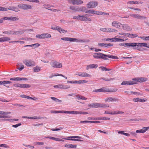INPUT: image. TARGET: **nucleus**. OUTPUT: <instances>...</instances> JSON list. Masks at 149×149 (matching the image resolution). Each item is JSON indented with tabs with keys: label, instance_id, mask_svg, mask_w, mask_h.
I'll use <instances>...</instances> for the list:
<instances>
[{
	"label": "nucleus",
	"instance_id": "3c124183",
	"mask_svg": "<svg viewBox=\"0 0 149 149\" xmlns=\"http://www.w3.org/2000/svg\"><path fill=\"white\" fill-rule=\"evenodd\" d=\"M65 113L69 114H75V111H65Z\"/></svg>",
	"mask_w": 149,
	"mask_h": 149
},
{
	"label": "nucleus",
	"instance_id": "ea45409f",
	"mask_svg": "<svg viewBox=\"0 0 149 149\" xmlns=\"http://www.w3.org/2000/svg\"><path fill=\"white\" fill-rule=\"evenodd\" d=\"M76 97L79 100L80 99L82 100H86L87 99V98H86L84 96L81 95H77L76 96Z\"/></svg>",
	"mask_w": 149,
	"mask_h": 149
},
{
	"label": "nucleus",
	"instance_id": "6e6d98bb",
	"mask_svg": "<svg viewBox=\"0 0 149 149\" xmlns=\"http://www.w3.org/2000/svg\"><path fill=\"white\" fill-rule=\"evenodd\" d=\"M63 139H67L68 140H70L71 141H80L81 140H79L77 139H65L63 138Z\"/></svg>",
	"mask_w": 149,
	"mask_h": 149
},
{
	"label": "nucleus",
	"instance_id": "7c9ffc66",
	"mask_svg": "<svg viewBox=\"0 0 149 149\" xmlns=\"http://www.w3.org/2000/svg\"><path fill=\"white\" fill-rule=\"evenodd\" d=\"M70 9L75 12H78V7H76L74 6H71L70 7Z\"/></svg>",
	"mask_w": 149,
	"mask_h": 149
},
{
	"label": "nucleus",
	"instance_id": "052dcab7",
	"mask_svg": "<svg viewBox=\"0 0 149 149\" xmlns=\"http://www.w3.org/2000/svg\"><path fill=\"white\" fill-rule=\"evenodd\" d=\"M41 118L40 117H37V116H33V117H29V119H40Z\"/></svg>",
	"mask_w": 149,
	"mask_h": 149
},
{
	"label": "nucleus",
	"instance_id": "1a4fd4ad",
	"mask_svg": "<svg viewBox=\"0 0 149 149\" xmlns=\"http://www.w3.org/2000/svg\"><path fill=\"white\" fill-rule=\"evenodd\" d=\"M69 3L73 5H79L82 3L83 2L81 0H68Z\"/></svg>",
	"mask_w": 149,
	"mask_h": 149
},
{
	"label": "nucleus",
	"instance_id": "473e14b6",
	"mask_svg": "<svg viewBox=\"0 0 149 149\" xmlns=\"http://www.w3.org/2000/svg\"><path fill=\"white\" fill-rule=\"evenodd\" d=\"M88 114V113L87 112L84 111H75V114H80L86 115Z\"/></svg>",
	"mask_w": 149,
	"mask_h": 149
},
{
	"label": "nucleus",
	"instance_id": "4be33fe9",
	"mask_svg": "<svg viewBox=\"0 0 149 149\" xmlns=\"http://www.w3.org/2000/svg\"><path fill=\"white\" fill-rule=\"evenodd\" d=\"M146 131H147V128L143 127L142 129L136 130V133H143L145 132Z\"/></svg>",
	"mask_w": 149,
	"mask_h": 149
},
{
	"label": "nucleus",
	"instance_id": "423d86ee",
	"mask_svg": "<svg viewBox=\"0 0 149 149\" xmlns=\"http://www.w3.org/2000/svg\"><path fill=\"white\" fill-rule=\"evenodd\" d=\"M51 36L49 34L47 33L42 34H38L36 36V37L40 39H44L45 38H49L51 37Z\"/></svg>",
	"mask_w": 149,
	"mask_h": 149
},
{
	"label": "nucleus",
	"instance_id": "f8f14e48",
	"mask_svg": "<svg viewBox=\"0 0 149 149\" xmlns=\"http://www.w3.org/2000/svg\"><path fill=\"white\" fill-rule=\"evenodd\" d=\"M76 75L81 77H91V75L88 74L86 72H79Z\"/></svg>",
	"mask_w": 149,
	"mask_h": 149
},
{
	"label": "nucleus",
	"instance_id": "13d9d810",
	"mask_svg": "<svg viewBox=\"0 0 149 149\" xmlns=\"http://www.w3.org/2000/svg\"><path fill=\"white\" fill-rule=\"evenodd\" d=\"M54 87L55 88H60V89H62V84H60L58 85H54Z\"/></svg>",
	"mask_w": 149,
	"mask_h": 149
},
{
	"label": "nucleus",
	"instance_id": "f257e3e1",
	"mask_svg": "<svg viewBox=\"0 0 149 149\" xmlns=\"http://www.w3.org/2000/svg\"><path fill=\"white\" fill-rule=\"evenodd\" d=\"M93 57L96 59H102L104 60L108 59L107 57L113 59H117L118 58L116 56H113L112 55H106L100 52L94 53Z\"/></svg>",
	"mask_w": 149,
	"mask_h": 149
},
{
	"label": "nucleus",
	"instance_id": "393cba45",
	"mask_svg": "<svg viewBox=\"0 0 149 149\" xmlns=\"http://www.w3.org/2000/svg\"><path fill=\"white\" fill-rule=\"evenodd\" d=\"M107 32H109V33H111V32H114V33H116L118 31L115 29L109 28H107Z\"/></svg>",
	"mask_w": 149,
	"mask_h": 149
},
{
	"label": "nucleus",
	"instance_id": "e433bc0d",
	"mask_svg": "<svg viewBox=\"0 0 149 149\" xmlns=\"http://www.w3.org/2000/svg\"><path fill=\"white\" fill-rule=\"evenodd\" d=\"M51 98L53 100L55 101L56 102H59L61 103L62 101L61 100H59L57 98H56L55 97H51Z\"/></svg>",
	"mask_w": 149,
	"mask_h": 149
},
{
	"label": "nucleus",
	"instance_id": "20e7f679",
	"mask_svg": "<svg viewBox=\"0 0 149 149\" xmlns=\"http://www.w3.org/2000/svg\"><path fill=\"white\" fill-rule=\"evenodd\" d=\"M23 63L28 67H32L35 66L36 63L33 61L29 59H24L23 61Z\"/></svg>",
	"mask_w": 149,
	"mask_h": 149
},
{
	"label": "nucleus",
	"instance_id": "49530a36",
	"mask_svg": "<svg viewBox=\"0 0 149 149\" xmlns=\"http://www.w3.org/2000/svg\"><path fill=\"white\" fill-rule=\"evenodd\" d=\"M10 112H5L0 111V115H7L9 114H10Z\"/></svg>",
	"mask_w": 149,
	"mask_h": 149
},
{
	"label": "nucleus",
	"instance_id": "09e8293b",
	"mask_svg": "<svg viewBox=\"0 0 149 149\" xmlns=\"http://www.w3.org/2000/svg\"><path fill=\"white\" fill-rule=\"evenodd\" d=\"M139 2L138 1H130L127 2V3H129L130 4H138L139 3Z\"/></svg>",
	"mask_w": 149,
	"mask_h": 149
},
{
	"label": "nucleus",
	"instance_id": "603ef678",
	"mask_svg": "<svg viewBox=\"0 0 149 149\" xmlns=\"http://www.w3.org/2000/svg\"><path fill=\"white\" fill-rule=\"evenodd\" d=\"M54 76H62V77H64L65 79H67V77H66L64 75L61 74H58V73L54 74Z\"/></svg>",
	"mask_w": 149,
	"mask_h": 149
},
{
	"label": "nucleus",
	"instance_id": "5fc2aeb1",
	"mask_svg": "<svg viewBox=\"0 0 149 149\" xmlns=\"http://www.w3.org/2000/svg\"><path fill=\"white\" fill-rule=\"evenodd\" d=\"M52 139H53V140L56 141H64L63 139H59V138H55V137H53V138H52Z\"/></svg>",
	"mask_w": 149,
	"mask_h": 149
},
{
	"label": "nucleus",
	"instance_id": "72a5a7b5",
	"mask_svg": "<svg viewBox=\"0 0 149 149\" xmlns=\"http://www.w3.org/2000/svg\"><path fill=\"white\" fill-rule=\"evenodd\" d=\"M87 15V14H86L85 15V16H84V17H83V18L82 19L83 20V21L85 22H86L87 21H91L92 20L90 18L88 17H85V16H86Z\"/></svg>",
	"mask_w": 149,
	"mask_h": 149
},
{
	"label": "nucleus",
	"instance_id": "f3484780",
	"mask_svg": "<svg viewBox=\"0 0 149 149\" xmlns=\"http://www.w3.org/2000/svg\"><path fill=\"white\" fill-rule=\"evenodd\" d=\"M62 40L65 41H69L70 42H74L77 40L76 38L69 37H64L61 38Z\"/></svg>",
	"mask_w": 149,
	"mask_h": 149
},
{
	"label": "nucleus",
	"instance_id": "de8ad7c7",
	"mask_svg": "<svg viewBox=\"0 0 149 149\" xmlns=\"http://www.w3.org/2000/svg\"><path fill=\"white\" fill-rule=\"evenodd\" d=\"M19 19L16 17H10V21H15L18 20Z\"/></svg>",
	"mask_w": 149,
	"mask_h": 149
},
{
	"label": "nucleus",
	"instance_id": "69168bd1",
	"mask_svg": "<svg viewBox=\"0 0 149 149\" xmlns=\"http://www.w3.org/2000/svg\"><path fill=\"white\" fill-rule=\"evenodd\" d=\"M104 113L108 114L113 115V111H111V112H110L108 111H105Z\"/></svg>",
	"mask_w": 149,
	"mask_h": 149
},
{
	"label": "nucleus",
	"instance_id": "4c0bfd02",
	"mask_svg": "<svg viewBox=\"0 0 149 149\" xmlns=\"http://www.w3.org/2000/svg\"><path fill=\"white\" fill-rule=\"evenodd\" d=\"M20 78L19 77H13L10 78V80L11 81H20Z\"/></svg>",
	"mask_w": 149,
	"mask_h": 149
},
{
	"label": "nucleus",
	"instance_id": "a19ab883",
	"mask_svg": "<svg viewBox=\"0 0 149 149\" xmlns=\"http://www.w3.org/2000/svg\"><path fill=\"white\" fill-rule=\"evenodd\" d=\"M85 13L94 14V10L93 9L89 10L86 11Z\"/></svg>",
	"mask_w": 149,
	"mask_h": 149
},
{
	"label": "nucleus",
	"instance_id": "c85d7f7f",
	"mask_svg": "<svg viewBox=\"0 0 149 149\" xmlns=\"http://www.w3.org/2000/svg\"><path fill=\"white\" fill-rule=\"evenodd\" d=\"M124 113V112L119 111H113V115H118L119 114H122Z\"/></svg>",
	"mask_w": 149,
	"mask_h": 149
},
{
	"label": "nucleus",
	"instance_id": "39448f33",
	"mask_svg": "<svg viewBox=\"0 0 149 149\" xmlns=\"http://www.w3.org/2000/svg\"><path fill=\"white\" fill-rule=\"evenodd\" d=\"M98 5V3L96 1H90L86 5L87 7L89 8H95Z\"/></svg>",
	"mask_w": 149,
	"mask_h": 149
},
{
	"label": "nucleus",
	"instance_id": "c756f323",
	"mask_svg": "<svg viewBox=\"0 0 149 149\" xmlns=\"http://www.w3.org/2000/svg\"><path fill=\"white\" fill-rule=\"evenodd\" d=\"M100 122L99 121H91L88 120H85L81 121L80 122L81 123H100Z\"/></svg>",
	"mask_w": 149,
	"mask_h": 149
},
{
	"label": "nucleus",
	"instance_id": "e2e57ef3",
	"mask_svg": "<svg viewBox=\"0 0 149 149\" xmlns=\"http://www.w3.org/2000/svg\"><path fill=\"white\" fill-rule=\"evenodd\" d=\"M104 47H108L109 46H111L113 45H111L110 43H104Z\"/></svg>",
	"mask_w": 149,
	"mask_h": 149
},
{
	"label": "nucleus",
	"instance_id": "dca6fc26",
	"mask_svg": "<svg viewBox=\"0 0 149 149\" xmlns=\"http://www.w3.org/2000/svg\"><path fill=\"white\" fill-rule=\"evenodd\" d=\"M130 16L132 17H133L135 18L139 19H145L146 18V17H143L142 16H141L140 15L138 14H133L130 15Z\"/></svg>",
	"mask_w": 149,
	"mask_h": 149
},
{
	"label": "nucleus",
	"instance_id": "7ed1b4c3",
	"mask_svg": "<svg viewBox=\"0 0 149 149\" xmlns=\"http://www.w3.org/2000/svg\"><path fill=\"white\" fill-rule=\"evenodd\" d=\"M50 64L53 68H60L62 67V63L55 61H52Z\"/></svg>",
	"mask_w": 149,
	"mask_h": 149
},
{
	"label": "nucleus",
	"instance_id": "bf43d9fd",
	"mask_svg": "<svg viewBox=\"0 0 149 149\" xmlns=\"http://www.w3.org/2000/svg\"><path fill=\"white\" fill-rule=\"evenodd\" d=\"M8 9L7 8H4V7L0 6V11H7Z\"/></svg>",
	"mask_w": 149,
	"mask_h": 149
},
{
	"label": "nucleus",
	"instance_id": "58836bf2",
	"mask_svg": "<svg viewBox=\"0 0 149 149\" xmlns=\"http://www.w3.org/2000/svg\"><path fill=\"white\" fill-rule=\"evenodd\" d=\"M99 68H100L102 71H110L111 70V69L107 68L106 67L102 66H101Z\"/></svg>",
	"mask_w": 149,
	"mask_h": 149
},
{
	"label": "nucleus",
	"instance_id": "412c9836",
	"mask_svg": "<svg viewBox=\"0 0 149 149\" xmlns=\"http://www.w3.org/2000/svg\"><path fill=\"white\" fill-rule=\"evenodd\" d=\"M84 16L83 15H78L77 16H74L73 17V19L83 21V20L82 19L83 18V17H84Z\"/></svg>",
	"mask_w": 149,
	"mask_h": 149
},
{
	"label": "nucleus",
	"instance_id": "37998d69",
	"mask_svg": "<svg viewBox=\"0 0 149 149\" xmlns=\"http://www.w3.org/2000/svg\"><path fill=\"white\" fill-rule=\"evenodd\" d=\"M13 31H5L3 32V33L5 34L9 35L12 34L13 35Z\"/></svg>",
	"mask_w": 149,
	"mask_h": 149
},
{
	"label": "nucleus",
	"instance_id": "864d4df0",
	"mask_svg": "<svg viewBox=\"0 0 149 149\" xmlns=\"http://www.w3.org/2000/svg\"><path fill=\"white\" fill-rule=\"evenodd\" d=\"M94 14H96L97 15H102V12L94 10Z\"/></svg>",
	"mask_w": 149,
	"mask_h": 149
},
{
	"label": "nucleus",
	"instance_id": "f03ea898",
	"mask_svg": "<svg viewBox=\"0 0 149 149\" xmlns=\"http://www.w3.org/2000/svg\"><path fill=\"white\" fill-rule=\"evenodd\" d=\"M88 106L92 108H105L108 107L109 106L105 104L93 103L88 105Z\"/></svg>",
	"mask_w": 149,
	"mask_h": 149
},
{
	"label": "nucleus",
	"instance_id": "9b49d317",
	"mask_svg": "<svg viewBox=\"0 0 149 149\" xmlns=\"http://www.w3.org/2000/svg\"><path fill=\"white\" fill-rule=\"evenodd\" d=\"M93 92H110L111 91H110V90L107 88H101L95 89L93 90Z\"/></svg>",
	"mask_w": 149,
	"mask_h": 149
},
{
	"label": "nucleus",
	"instance_id": "680f3d73",
	"mask_svg": "<svg viewBox=\"0 0 149 149\" xmlns=\"http://www.w3.org/2000/svg\"><path fill=\"white\" fill-rule=\"evenodd\" d=\"M32 47H34V48H36L40 46V44L38 43L31 45Z\"/></svg>",
	"mask_w": 149,
	"mask_h": 149
},
{
	"label": "nucleus",
	"instance_id": "79ce46f5",
	"mask_svg": "<svg viewBox=\"0 0 149 149\" xmlns=\"http://www.w3.org/2000/svg\"><path fill=\"white\" fill-rule=\"evenodd\" d=\"M1 84H6L11 83L12 82L8 81H0Z\"/></svg>",
	"mask_w": 149,
	"mask_h": 149
},
{
	"label": "nucleus",
	"instance_id": "a211bd4d",
	"mask_svg": "<svg viewBox=\"0 0 149 149\" xmlns=\"http://www.w3.org/2000/svg\"><path fill=\"white\" fill-rule=\"evenodd\" d=\"M123 29L124 30L127 31H131L132 30V28L128 25L127 24H122Z\"/></svg>",
	"mask_w": 149,
	"mask_h": 149
},
{
	"label": "nucleus",
	"instance_id": "0eeeda50",
	"mask_svg": "<svg viewBox=\"0 0 149 149\" xmlns=\"http://www.w3.org/2000/svg\"><path fill=\"white\" fill-rule=\"evenodd\" d=\"M18 7L20 9L23 10H28L31 9L32 8L31 6L29 5L21 4H19Z\"/></svg>",
	"mask_w": 149,
	"mask_h": 149
},
{
	"label": "nucleus",
	"instance_id": "c03bdc74",
	"mask_svg": "<svg viewBox=\"0 0 149 149\" xmlns=\"http://www.w3.org/2000/svg\"><path fill=\"white\" fill-rule=\"evenodd\" d=\"M3 42L10 40V39L8 37H2Z\"/></svg>",
	"mask_w": 149,
	"mask_h": 149
},
{
	"label": "nucleus",
	"instance_id": "6ab92c4d",
	"mask_svg": "<svg viewBox=\"0 0 149 149\" xmlns=\"http://www.w3.org/2000/svg\"><path fill=\"white\" fill-rule=\"evenodd\" d=\"M30 85L28 84H20L19 87L21 88H28L31 87Z\"/></svg>",
	"mask_w": 149,
	"mask_h": 149
},
{
	"label": "nucleus",
	"instance_id": "5701e85b",
	"mask_svg": "<svg viewBox=\"0 0 149 149\" xmlns=\"http://www.w3.org/2000/svg\"><path fill=\"white\" fill-rule=\"evenodd\" d=\"M56 30L58 31L61 33H65L67 32L66 30H65L58 26H56Z\"/></svg>",
	"mask_w": 149,
	"mask_h": 149
},
{
	"label": "nucleus",
	"instance_id": "774afa93",
	"mask_svg": "<svg viewBox=\"0 0 149 149\" xmlns=\"http://www.w3.org/2000/svg\"><path fill=\"white\" fill-rule=\"evenodd\" d=\"M24 146H25L26 147H29V148L33 149L34 148V147L33 146H32L30 145H24Z\"/></svg>",
	"mask_w": 149,
	"mask_h": 149
},
{
	"label": "nucleus",
	"instance_id": "8fccbe9b",
	"mask_svg": "<svg viewBox=\"0 0 149 149\" xmlns=\"http://www.w3.org/2000/svg\"><path fill=\"white\" fill-rule=\"evenodd\" d=\"M97 119L99 120H110V118L105 117H101L98 118Z\"/></svg>",
	"mask_w": 149,
	"mask_h": 149
},
{
	"label": "nucleus",
	"instance_id": "2f4dec72",
	"mask_svg": "<svg viewBox=\"0 0 149 149\" xmlns=\"http://www.w3.org/2000/svg\"><path fill=\"white\" fill-rule=\"evenodd\" d=\"M8 9L13 10L16 12L19 10L17 8L15 7H10V8H8Z\"/></svg>",
	"mask_w": 149,
	"mask_h": 149
},
{
	"label": "nucleus",
	"instance_id": "f704fd0d",
	"mask_svg": "<svg viewBox=\"0 0 149 149\" xmlns=\"http://www.w3.org/2000/svg\"><path fill=\"white\" fill-rule=\"evenodd\" d=\"M33 71L35 72H38L40 70V68L37 66L33 69Z\"/></svg>",
	"mask_w": 149,
	"mask_h": 149
},
{
	"label": "nucleus",
	"instance_id": "aec40b11",
	"mask_svg": "<svg viewBox=\"0 0 149 149\" xmlns=\"http://www.w3.org/2000/svg\"><path fill=\"white\" fill-rule=\"evenodd\" d=\"M118 36H116L115 38H113L112 39V42H123L124 41L123 39L118 38H116V37H118Z\"/></svg>",
	"mask_w": 149,
	"mask_h": 149
},
{
	"label": "nucleus",
	"instance_id": "c9c22d12",
	"mask_svg": "<svg viewBox=\"0 0 149 149\" xmlns=\"http://www.w3.org/2000/svg\"><path fill=\"white\" fill-rule=\"evenodd\" d=\"M138 37V35L136 34L129 33L128 37L130 38H135Z\"/></svg>",
	"mask_w": 149,
	"mask_h": 149
},
{
	"label": "nucleus",
	"instance_id": "bb28decb",
	"mask_svg": "<svg viewBox=\"0 0 149 149\" xmlns=\"http://www.w3.org/2000/svg\"><path fill=\"white\" fill-rule=\"evenodd\" d=\"M87 9L85 7H78V12H85L87 11Z\"/></svg>",
	"mask_w": 149,
	"mask_h": 149
},
{
	"label": "nucleus",
	"instance_id": "a18cd8bd",
	"mask_svg": "<svg viewBox=\"0 0 149 149\" xmlns=\"http://www.w3.org/2000/svg\"><path fill=\"white\" fill-rule=\"evenodd\" d=\"M130 93H131V94H134L135 95H141V94L139 92L131 91Z\"/></svg>",
	"mask_w": 149,
	"mask_h": 149
},
{
	"label": "nucleus",
	"instance_id": "b1692460",
	"mask_svg": "<svg viewBox=\"0 0 149 149\" xmlns=\"http://www.w3.org/2000/svg\"><path fill=\"white\" fill-rule=\"evenodd\" d=\"M133 101L135 102H145L146 101L144 99H142L139 98H134L133 99Z\"/></svg>",
	"mask_w": 149,
	"mask_h": 149
},
{
	"label": "nucleus",
	"instance_id": "4468645a",
	"mask_svg": "<svg viewBox=\"0 0 149 149\" xmlns=\"http://www.w3.org/2000/svg\"><path fill=\"white\" fill-rule=\"evenodd\" d=\"M136 82L134 81H123L121 84V85H131L136 84Z\"/></svg>",
	"mask_w": 149,
	"mask_h": 149
},
{
	"label": "nucleus",
	"instance_id": "ddd939ff",
	"mask_svg": "<svg viewBox=\"0 0 149 149\" xmlns=\"http://www.w3.org/2000/svg\"><path fill=\"white\" fill-rule=\"evenodd\" d=\"M118 99L115 97H108L105 99L106 102H114L118 101Z\"/></svg>",
	"mask_w": 149,
	"mask_h": 149
},
{
	"label": "nucleus",
	"instance_id": "4d7b16f0",
	"mask_svg": "<svg viewBox=\"0 0 149 149\" xmlns=\"http://www.w3.org/2000/svg\"><path fill=\"white\" fill-rule=\"evenodd\" d=\"M90 65L91 68H96L98 67V65L97 64H90Z\"/></svg>",
	"mask_w": 149,
	"mask_h": 149
},
{
	"label": "nucleus",
	"instance_id": "a878e982",
	"mask_svg": "<svg viewBox=\"0 0 149 149\" xmlns=\"http://www.w3.org/2000/svg\"><path fill=\"white\" fill-rule=\"evenodd\" d=\"M24 31L23 30H21L20 31H13V35H18L22 34L23 33Z\"/></svg>",
	"mask_w": 149,
	"mask_h": 149
},
{
	"label": "nucleus",
	"instance_id": "9d476101",
	"mask_svg": "<svg viewBox=\"0 0 149 149\" xmlns=\"http://www.w3.org/2000/svg\"><path fill=\"white\" fill-rule=\"evenodd\" d=\"M147 80V79L145 77L134 78L132 79V80L134 81V82H136V84H137V82H143L146 81Z\"/></svg>",
	"mask_w": 149,
	"mask_h": 149
},
{
	"label": "nucleus",
	"instance_id": "cd10ccee",
	"mask_svg": "<svg viewBox=\"0 0 149 149\" xmlns=\"http://www.w3.org/2000/svg\"><path fill=\"white\" fill-rule=\"evenodd\" d=\"M136 46L137 47H145L147 45L146 43H136Z\"/></svg>",
	"mask_w": 149,
	"mask_h": 149
},
{
	"label": "nucleus",
	"instance_id": "6e6552de",
	"mask_svg": "<svg viewBox=\"0 0 149 149\" xmlns=\"http://www.w3.org/2000/svg\"><path fill=\"white\" fill-rule=\"evenodd\" d=\"M112 26L116 28L120 29L121 27L122 24L120 22L116 21H113L111 23Z\"/></svg>",
	"mask_w": 149,
	"mask_h": 149
},
{
	"label": "nucleus",
	"instance_id": "2eb2a0df",
	"mask_svg": "<svg viewBox=\"0 0 149 149\" xmlns=\"http://www.w3.org/2000/svg\"><path fill=\"white\" fill-rule=\"evenodd\" d=\"M136 43L135 42H129L127 43L126 47L129 48L132 47L135 49H138L137 48H134L136 46Z\"/></svg>",
	"mask_w": 149,
	"mask_h": 149
},
{
	"label": "nucleus",
	"instance_id": "338daca9",
	"mask_svg": "<svg viewBox=\"0 0 149 149\" xmlns=\"http://www.w3.org/2000/svg\"><path fill=\"white\" fill-rule=\"evenodd\" d=\"M77 40H76L74 42H85V41L82 40H79V39H77L76 38Z\"/></svg>",
	"mask_w": 149,
	"mask_h": 149
},
{
	"label": "nucleus",
	"instance_id": "0e129e2a",
	"mask_svg": "<svg viewBox=\"0 0 149 149\" xmlns=\"http://www.w3.org/2000/svg\"><path fill=\"white\" fill-rule=\"evenodd\" d=\"M70 88V87L69 86L67 85H63L62 84V89H67Z\"/></svg>",
	"mask_w": 149,
	"mask_h": 149
}]
</instances>
